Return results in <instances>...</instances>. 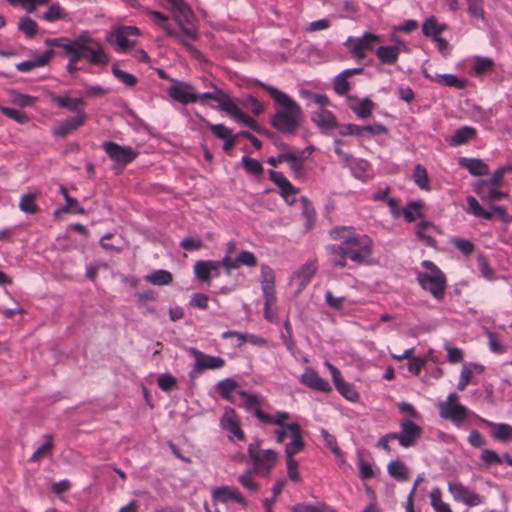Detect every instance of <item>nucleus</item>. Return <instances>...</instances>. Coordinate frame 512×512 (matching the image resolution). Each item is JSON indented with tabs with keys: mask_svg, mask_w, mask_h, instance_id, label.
<instances>
[{
	"mask_svg": "<svg viewBox=\"0 0 512 512\" xmlns=\"http://www.w3.org/2000/svg\"><path fill=\"white\" fill-rule=\"evenodd\" d=\"M422 270L417 272V281L423 290L428 291L435 299H443L446 288L444 273L429 260L421 263Z\"/></svg>",
	"mask_w": 512,
	"mask_h": 512,
	"instance_id": "obj_5",
	"label": "nucleus"
},
{
	"mask_svg": "<svg viewBox=\"0 0 512 512\" xmlns=\"http://www.w3.org/2000/svg\"><path fill=\"white\" fill-rule=\"evenodd\" d=\"M52 446L53 444L51 437L46 436L44 443L38 447V449L31 456V461L36 462L49 455L51 453Z\"/></svg>",
	"mask_w": 512,
	"mask_h": 512,
	"instance_id": "obj_63",
	"label": "nucleus"
},
{
	"mask_svg": "<svg viewBox=\"0 0 512 512\" xmlns=\"http://www.w3.org/2000/svg\"><path fill=\"white\" fill-rule=\"evenodd\" d=\"M475 136L476 130L473 127L462 126L447 141L451 146H460L474 139Z\"/></svg>",
	"mask_w": 512,
	"mask_h": 512,
	"instance_id": "obj_37",
	"label": "nucleus"
},
{
	"mask_svg": "<svg viewBox=\"0 0 512 512\" xmlns=\"http://www.w3.org/2000/svg\"><path fill=\"white\" fill-rule=\"evenodd\" d=\"M254 470L249 468L238 476V482L243 488L249 492H256L258 490V483L253 477Z\"/></svg>",
	"mask_w": 512,
	"mask_h": 512,
	"instance_id": "obj_51",
	"label": "nucleus"
},
{
	"mask_svg": "<svg viewBox=\"0 0 512 512\" xmlns=\"http://www.w3.org/2000/svg\"><path fill=\"white\" fill-rule=\"evenodd\" d=\"M36 193H26L22 195L19 208L21 211L27 214H35L38 211V207L35 204Z\"/></svg>",
	"mask_w": 512,
	"mask_h": 512,
	"instance_id": "obj_53",
	"label": "nucleus"
},
{
	"mask_svg": "<svg viewBox=\"0 0 512 512\" xmlns=\"http://www.w3.org/2000/svg\"><path fill=\"white\" fill-rule=\"evenodd\" d=\"M145 280L153 285L165 286L172 283L173 276L167 270L158 269L146 275Z\"/></svg>",
	"mask_w": 512,
	"mask_h": 512,
	"instance_id": "obj_43",
	"label": "nucleus"
},
{
	"mask_svg": "<svg viewBox=\"0 0 512 512\" xmlns=\"http://www.w3.org/2000/svg\"><path fill=\"white\" fill-rule=\"evenodd\" d=\"M226 113L233 117L237 122L242 123L253 130L257 129L256 121L242 112L233 101L226 110Z\"/></svg>",
	"mask_w": 512,
	"mask_h": 512,
	"instance_id": "obj_40",
	"label": "nucleus"
},
{
	"mask_svg": "<svg viewBox=\"0 0 512 512\" xmlns=\"http://www.w3.org/2000/svg\"><path fill=\"white\" fill-rule=\"evenodd\" d=\"M387 471L391 477L397 481L403 482L409 478V470L401 460H393L387 466Z\"/></svg>",
	"mask_w": 512,
	"mask_h": 512,
	"instance_id": "obj_41",
	"label": "nucleus"
},
{
	"mask_svg": "<svg viewBox=\"0 0 512 512\" xmlns=\"http://www.w3.org/2000/svg\"><path fill=\"white\" fill-rule=\"evenodd\" d=\"M86 119L87 115L80 113L79 115H75L72 118L60 121L52 128L51 132L55 137H65L83 126Z\"/></svg>",
	"mask_w": 512,
	"mask_h": 512,
	"instance_id": "obj_25",
	"label": "nucleus"
},
{
	"mask_svg": "<svg viewBox=\"0 0 512 512\" xmlns=\"http://www.w3.org/2000/svg\"><path fill=\"white\" fill-rule=\"evenodd\" d=\"M102 147L108 157L115 163V166L120 168L132 162L138 155L137 151L131 147L121 146L111 141L104 142Z\"/></svg>",
	"mask_w": 512,
	"mask_h": 512,
	"instance_id": "obj_11",
	"label": "nucleus"
},
{
	"mask_svg": "<svg viewBox=\"0 0 512 512\" xmlns=\"http://www.w3.org/2000/svg\"><path fill=\"white\" fill-rule=\"evenodd\" d=\"M476 419L490 428V436L499 442L512 441V426L507 423H496L476 416Z\"/></svg>",
	"mask_w": 512,
	"mask_h": 512,
	"instance_id": "obj_26",
	"label": "nucleus"
},
{
	"mask_svg": "<svg viewBox=\"0 0 512 512\" xmlns=\"http://www.w3.org/2000/svg\"><path fill=\"white\" fill-rule=\"evenodd\" d=\"M446 29L445 24H439L434 16L427 18L422 25V32L433 39Z\"/></svg>",
	"mask_w": 512,
	"mask_h": 512,
	"instance_id": "obj_46",
	"label": "nucleus"
},
{
	"mask_svg": "<svg viewBox=\"0 0 512 512\" xmlns=\"http://www.w3.org/2000/svg\"><path fill=\"white\" fill-rule=\"evenodd\" d=\"M66 17L67 13L65 9L58 2L52 3L43 14V19L47 22H55L65 19Z\"/></svg>",
	"mask_w": 512,
	"mask_h": 512,
	"instance_id": "obj_50",
	"label": "nucleus"
},
{
	"mask_svg": "<svg viewBox=\"0 0 512 512\" xmlns=\"http://www.w3.org/2000/svg\"><path fill=\"white\" fill-rule=\"evenodd\" d=\"M437 408L442 419L450 421L457 427H461L470 416L475 418L477 416L459 403V395L456 392L449 393L444 401L438 402Z\"/></svg>",
	"mask_w": 512,
	"mask_h": 512,
	"instance_id": "obj_6",
	"label": "nucleus"
},
{
	"mask_svg": "<svg viewBox=\"0 0 512 512\" xmlns=\"http://www.w3.org/2000/svg\"><path fill=\"white\" fill-rule=\"evenodd\" d=\"M223 267L227 274L232 270L239 269L241 266L255 267L257 266V257L250 251H241L235 257H223Z\"/></svg>",
	"mask_w": 512,
	"mask_h": 512,
	"instance_id": "obj_21",
	"label": "nucleus"
},
{
	"mask_svg": "<svg viewBox=\"0 0 512 512\" xmlns=\"http://www.w3.org/2000/svg\"><path fill=\"white\" fill-rule=\"evenodd\" d=\"M338 5L341 18L353 19L358 13L357 5L350 0H343Z\"/></svg>",
	"mask_w": 512,
	"mask_h": 512,
	"instance_id": "obj_56",
	"label": "nucleus"
},
{
	"mask_svg": "<svg viewBox=\"0 0 512 512\" xmlns=\"http://www.w3.org/2000/svg\"><path fill=\"white\" fill-rule=\"evenodd\" d=\"M220 427L228 433V438L230 440L237 439L242 441L245 438L244 432L240 428V418L236 411L229 406L224 408L223 414L220 418Z\"/></svg>",
	"mask_w": 512,
	"mask_h": 512,
	"instance_id": "obj_14",
	"label": "nucleus"
},
{
	"mask_svg": "<svg viewBox=\"0 0 512 512\" xmlns=\"http://www.w3.org/2000/svg\"><path fill=\"white\" fill-rule=\"evenodd\" d=\"M140 36V30L135 26H115L106 35V41L119 53L131 50Z\"/></svg>",
	"mask_w": 512,
	"mask_h": 512,
	"instance_id": "obj_9",
	"label": "nucleus"
},
{
	"mask_svg": "<svg viewBox=\"0 0 512 512\" xmlns=\"http://www.w3.org/2000/svg\"><path fill=\"white\" fill-rule=\"evenodd\" d=\"M212 499L215 502H220L223 504L232 501L240 504L243 507H246L248 505V502L244 498V496L236 488L230 486H222L216 488L212 492Z\"/></svg>",
	"mask_w": 512,
	"mask_h": 512,
	"instance_id": "obj_23",
	"label": "nucleus"
},
{
	"mask_svg": "<svg viewBox=\"0 0 512 512\" xmlns=\"http://www.w3.org/2000/svg\"><path fill=\"white\" fill-rule=\"evenodd\" d=\"M241 162L245 168V170L252 175H260L263 172V167L261 163L253 158L248 156H243Z\"/></svg>",
	"mask_w": 512,
	"mask_h": 512,
	"instance_id": "obj_60",
	"label": "nucleus"
},
{
	"mask_svg": "<svg viewBox=\"0 0 512 512\" xmlns=\"http://www.w3.org/2000/svg\"><path fill=\"white\" fill-rule=\"evenodd\" d=\"M67 56L72 60H86L93 65H106L109 62L102 44L87 34H81L73 39Z\"/></svg>",
	"mask_w": 512,
	"mask_h": 512,
	"instance_id": "obj_3",
	"label": "nucleus"
},
{
	"mask_svg": "<svg viewBox=\"0 0 512 512\" xmlns=\"http://www.w3.org/2000/svg\"><path fill=\"white\" fill-rule=\"evenodd\" d=\"M148 16L150 20L161 27L169 37L185 46L187 50L194 51L193 45L186 40L187 38L185 35H183V33H179L167 24L168 17L165 14L158 11H149Z\"/></svg>",
	"mask_w": 512,
	"mask_h": 512,
	"instance_id": "obj_17",
	"label": "nucleus"
},
{
	"mask_svg": "<svg viewBox=\"0 0 512 512\" xmlns=\"http://www.w3.org/2000/svg\"><path fill=\"white\" fill-rule=\"evenodd\" d=\"M167 93L173 100L183 105L198 101L195 88L187 82L172 79V85L167 89Z\"/></svg>",
	"mask_w": 512,
	"mask_h": 512,
	"instance_id": "obj_15",
	"label": "nucleus"
},
{
	"mask_svg": "<svg viewBox=\"0 0 512 512\" xmlns=\"http://www.w3.org/2000/svg\"><path fill=\"white\" fill-rule=\"evenodd\" d=\"M448 491L453 499L469 507L478 506L483 503V497L458 481L448 483Z\"/></svg>",
	"mask_w": 512,
	"mask_h": 512,
	"instance_id": "obj_13",
	"label": "nucleus"
},
{
	"mask_svg": "<svg viewBox=\"0 0 512 512\" xmlns=\"http://www.w3.org/2000/svg\"><path fill=\"white\" fill-rule=\"evenodd\" d=\"M293 160H288L290 171L293 177L297 180L303 181L307 177V169L303 163L302 153L298 154L292 152Z\"/></svg>",
	"mask_w": 512,
	"mask_h": 512,
	"instance_id": "obj_39",
	"label": "nucleus"
},
{
	"mask_svg": "<svg viewBox=\"0 0 512 512\" xmlns=\"http://www.w3.org/2000/svg\"><path fill=\"white\" fill-rule=\"evenodd\" d=\"M375 108V103L371 101L369 98L356 99L351 102L350 109L359 117V118H367L369 117Z\"/></svg>",
	"mask_w": 512,
	"mask_h": 512,
	"instance_id": "obj_38",
	"label": "nucleus"
},
{
	"mask_svg": "<svg viewBox=\"0 0 512 512\" xmlns=\"http://www.w3.org/2000/svg\"><path fill=\"white\" fill-rule=\"evenodd\" d=\"M0 111L7 117L15 120L17 123L25 124L29 121L27 114L19 110L0 105Z\"/></svg>",
	"mask_w": 512,
	"mask_h": 512,
	"instance_id": "obj_61",
	"label": "nucleus"
},
{
	"mask_svg": "<svg viewBox=\"0 0 512 512\" xmlns=\"http://www.w3.org/2000/svg\"><path fill=\"white\" fill-rule=\"evenodd\" d=\"M466 202H467V208H465L466 213H469V214L474 215L475 217L483 218V219H487V220L492 218V213L483 209L475 197L468 196L466 198Z\"/></svg>",
	"mask_w": 512,
	"mask_h": 512,
	"instance_id": "obj_45",
	"label": "nucleus"
},
{
	"mask_svg": "<svg viewBox=\"0 0 512 512\" xmlns=\"http://www.w3.org/2000/svg\"><path fill=\"white\" fill-rule=\"evenodd\" d=\"M261 444L262 441L260 439H255L248 445L247 452L253 463L251 469L256 474L267 476L275 466L278 454L272 449H261Z\"/></svg>",
	"mask_w": 512,
	"mask_h": 512,
	"instance_id": "obj_7",
	"label": "nucleus"
},
{
	"mask_svg": "<svg viewBox=\"0 0 512 512\" xmlns=\"http://www.w3.org/2000/svg\"><path fill=\"white\" fill-rule=\"evenodd\" d=\"M54 55L51 49L46 50L41 54H35L32 59L22 61L16 64V69L20 72H30L37 67L45 66Z\"/></svg>",
	"mask_w": 512,
	"mask_h": 512,
	"instance_id": "obj_27",
	"label": "nucleus"
},
{
	"mask_svg": "<svg viewBox=\"0 0 512 512\" xmlns=\"http://www.w3.org/2000/svg\"><path fill=\"white\" fill-rule=\"evenodd\" d=\"M166 7L173 14L174 20L181 29L183 35L190 40H195L198 31L193 24L194 14L185 0H165Z\"/></svg>",
	"mask_w": 512,
	"mask_h": 512,
	"instance_id": "obj_8",
	"label": "nucleus"
},
{
	"mask_svg": "<svg viewBox=\"0 0 512 512\" xmlns=\"http://www.w3.org/2000/svg\"><path fill=\"white\" fill-rule=\"evenodd\" d=\"M374 53L381 64L394 65L397 63L401 52L399 46L382 45L376 48Z\"/></svg>",
	"mask_w": 512,
	"mask_h": 512,
	"instance_id": "obj_31",
	"label": "nucleus"
},
{
	"mask_svg": "<svg viewBox=\"0 0 512 512\" xmlns=\"http://www.w3.org/2000/svg\"><path fill=\"white\" fill-rule=\"evenodd\" d=\"M458 164L468 170L472 176H485L489 173L488 165L479 158L460 157Z\"/></svg>",
	"mask_w": 512,
	"mask_h": 512,
	"instance_id": "obj_30",
	"label": "nucleus"
},
{
	"mask_svg": "<svg viewBox=\"0 0 512 512\" xmlns=\"http://www.w3.org/2000/svg\"><path fill=\"white\" fill-rule=\"evenodd\" d=\"M260 284L262 295H276L275 272L266 264L261 265L260 268Z\"/></svg>",
	"mask_w": 512,
	"mask_h": 512,
	"instance_id": "obj_32",
	"label": "nucleus"
},
{
	"mask_svg": "<svg viewBox=\"0 0 512 512\" xmlns=\"http://www.w3.org/2000/svg\"><path fill=\"white\" fill-rule=\"evenodd\" d=\"M318 269L317 261L315 259L308 260L305 262L291 277V284L297 286V293L302 290L310 283L313 276Z\"/></svg>",
	"mask_w": 512,
	"mask_h": 512,
	"instance_id": "obj_19",
	"label": "nucleus"
},
{
	"mask_svg": "<svg viewBox=\"0 0 512 512\" xmlns=\"http://www.w3.org/2000/svg\"><path fill=\"white\" fill-rule=\"evenodd\" d=\"M207 99H211L217 102L219 109L224 112H226L229 105L233 101L227 93L218 88H215L212 92L198 94V101L204 102Z\"/></svg>",
	"mask_w": 512,
	"mask_h": 512,
	"instance_id": "obj_33",
	"label": "nucleus"
},
{
	"mask_svg": "<svg viewBox=\"0 0 512 512\" xmlns=\"http://www.w3.org/2000/svg\"><path fill=\"white\" fill-rule=\"evenodd\" d=\"M10 101H11V103H13L14 105H17L19 107H30L36 103L37 98L34 96H31V95L22 94L18 91L13 90L10 92Z\"/></svg>",
	"mask_w": 512,
	"mask_h": 512,
	"instance_id": "obj_52",
	"label": "nucleus"
},
{
	"mask_svg": "<svg viewBox=\"0 0 512 512\" xmlns=\"http://www.w3.org/2000/svg\"><path fill=\"white\" fill-rule=\"evenodd\" d=\"M436 227L429 221H422L417 225L416 236L417 238L427 246H435L436 241L434 239V232Z\"/></svg>",
	"mask_w": 512,
	"mask_h": 512,
	"instance_id": "obj_35",
	"label": "nucleus"
},
{
	"mask_svg": "<svg viewBox=\"0 0 512 512\" xmlns=\"http://www.w3.org/2000/svg\"><path fill=\"white\" fill-rule=\"evenodd\" d=\"M299 381L310 389L329 393L332 390L331 385L327 380L320 377L319 374L311 367H306L303 374L300 376Z\"/></svg>",
	"mask_w": 512,
	"mask_h": 512,
	"instance_id": "obj_20",
	"label": "nucleus"
},
{
	"mask_svg": "<svg viewBox=\"0 0 512 512\" xmlns=\"http://www.w3.org/2000/svg\"><path fill=\"white\" fill-rule=\"evenodd\" d=\"M336 389L344 398L351 402H356L359 399V394L353 385L346 381L339 383Z\"/></svg>",
	"mask_w": 512,
	"mask_h": 512,
	"instance_id": "obj_57",
	"label": "nucleus"
},
{
	"mask_svg": "<svg viewBox=\"0 0 512 512\" xmlns=\"http://www.w3.org/2000/svg\"><path fill=\"white\" fill-rule=\"evenodd\" d=\"M237 387H238L237 382L235 380H233L232 378L223 379V380L219 381L215 386L219 395L223 399H225L229 402H232V403L237 402V400L233 396V393L234 392L236 393L238 391V390H236Z\"/></svg>",
	"mask_w": 512,
	"mask_h": 512,
	"instance_id": "obj_36",
	"label": "nucleus"
},
{
	"mask_svg": "<svg viewBox=\"0 0 512 512\" xmlns=\"http://www.w3.org/2000/svg\"><path fill=\"white\" fill-rule=\"evenodd\" d=\"M422 201H411L406 204L403 208L402 214L407 222H413L419 218H422V209H423Z\"/></svg>",
	"mask_w": 512,
	"mask_h": 512,
	"instance_id": "obj_44",
	"label": "nucleus"
},
{
	"mask_svg": "<svg viewBox=\"0 0 512 512\" xmlns=\"http://www.w3.org/2000/svg\"><path fill=\"white\" fill-rule=\"evenodd\" d=\"M236 395L241 400V406L248 412L253 413L262 424L283 426L284 421L290 419V414L285 411H275L273 414L262 411L260 406L265 399L260 393L238 390Z\"/></svg>",
	"mask_w": 512,
	"mask_h": 512,
	"instance_id": "obj_4",
	"label": "nucleus"
},
{
	"mask_svg": "<svg viewBox=\"0 0 512 512\" xmlns=\"http://www.w3.org/2000/svg\"><path fill=\"white\" fill-rule=\"evenodd\" d=\"M257 83L269 93L277 105L276 112L271 119L272 126L282 133H291L296 130L301 122L302 111L300 106L288 94L278 88L261 81Z\"/></svg>",
	"mask_w": 512,
	"mask_h": 512,
	"instance_id": "obj_2",
	"label": "nucleus"
},
{
	"mask_svg": "<svg viewBox=\"0 0 512 512\" xmlns=\"http://www.w3.org/2000/svg\"><path fill=\"white\" fill-rule=\"evenodd\" d=\"M400 432H396L399 445L404 448L414 446L422 436V428L409 418H402L399 423Z\"/></svg>",
	"mask_w": 512,
	"mask_h": 512,
	"instance_id": "obj_12",
	"label": "nucleus"
},
{
	"mask_svg": "<svg viewBox=\"0 0 512 512\" xmlns=\"http://www.w3.org/2000/svg\"><path fill=\"white\" fill-rule=\"evenodd\" d=\"M398 409L401 414L404 415L403 418H409L411 421H420L421 415L414 408V406L408 402H401L398 404Z\"/></svg>",
	"mask_w": 512,
	"mask_h": 512,
	"instance_id": "obj_59",
	"label": "nucleus"
},
{
	"mask_svg": "<svg viewBox=\"0 0 512 512\" xmlns=\"http://www.w3.org/2000/svg\"><path fill=\"white\" fill-rule=\"evenodd\" d=\"M312 121L321 129H331L336 126V118L326 109L317 108L312 112Z\"/></svg>",
	"mask_w": 512,
	"mask_h": 512,
	"instance_id": "obj_34",
	"label": "nucleus"
},
{
	"mask_svg": "<svg viewBox=\"0 0 512 512\" xmlns=\"http://www.w3.org/2000/svg\"><path fill=\"white\" fill-rule=\"evenodd\" d=\"M423 75L426 79L435 82L444 87H454L457 89H463L466 85V80L458 78L454 74H429L426 70L423 71Z\"/></svg>",
	"mask_w": 512,
	"mask_h": 512,
	"instance_id": "obj_29",
	"label": "nucleus"
},
{
	"mask_svg": "<svg viewBox=\"0 0 512 512\" xmlns=\"http://www.w3.org/2000/svg\"><path fill=\"white\" fill-rule=\"evenodd\" d=\"M321 436L326 447H328L331 450V452L343 462V454L340 448L338 447L335 436L331 435L326 429H321Z\"/></svg>",
	"mask_w": 512,
	"mask_h": 512,
	"instance_id": "obj_54",
	"label": "nucleus"
},
{
	"mask_svg": "<svg viewBox=\"0 0 512 512\" xmlns=\"http://www.w3.org/2000/svg\"><path fill=\"white\" fill-rule=\"evenodd\" d=\"M223 267V261L200 260L194 264L193 270L195 277L202 281L208 282L211 277L218 275V270Z\"/></svg>",
	"mask_w": 512,
	"mask_h": 512,
	"instance_id": "obj_24",
	"label": "nucleus"
},
{
	"mask_svg": "<svg viewBox=\"0 0 512 512\" xmlns=\"http://www.w3.org/2000/svg\"><path fill=\"white\" fill-rule=\"evenodd\" d=\"M381 42V36L370 31L364 32L360 37L349 36L344 46L356 59H363L368 51H374L375 45Z\"/></svg>",
	"mask_w": 512,
	"mask_h": 512,
	"instance_id": "obj_10",
	"label": "nucleus"
},
{
	"mask_svg": "<svg viewBox=\"0 0 512 512\" xmlns=\"http://www.w3.org/2000/svg\"><path fill=\"white\" fill-rule=\"evenodd\" d=\"M431 506L435 512H452L450 505L442 501V492L440 488L434 487L429 493Z\"/></svg>",
	"mask_w": 512,
	"mask_h": 512,
	"instance_id": "obj_47",
	"label": "nucleus"
},
{
	"mask_svg": "<svg viewBox=\"0 0 512 512\" xmlns=\"http://www.w3.org/2000/svg\"><path fill=\"white\" fill-rule=\"evenodd\" d=\"M413 181L415 184L424 191H430L431 186L429 184L428 174L425 167L418 164L414 167L412 174Z\"/></svg>",
	"mask_w": 512,
	"mask_h": 512,
	"instance_id": "obj_48",
	"label": "nucleus"
},
{
	"mask_svg": "<svg viewBox=\"0 0 512 512\" xmlns=\"http://www.w3.org/2000/svg\"><path fill=\"white\" fill-rule=\"evenodd\" d=\"M484 371V366L478 363H466L462 366L460 376L471 382L475 375H480Z\"/></svg>",
	"mask_w": 512,
	"mask_h": 512,
	"instance_id": "obj_55",
	"label": "nucleus"
},
{
	"mask_svg": "<svg viewBox=\"0 0 512 512\" xmlns=\"http://www.w3.org/2000/svg\"><path fill=\"white\" fill-rule=\"evenodd\" d=\"M269 179L279 188L280 195L287 204L295 203L298 189L281 172L270 170Z\"/></svg>",
	"mask_w": 512,
	"mask_h": 512,
	"instance_id": "obj_18",
	"label": "nucleus"
},
{
	"mask_svg": "<svg viewBox=\"0 0 512 512\" xmlns=\"http://www.w3.org/2000/svg\"><path fill=\"white\" fill-rule=\"evenodd\" d=\"M50 99L59 107L67 109L68 111L75 113V115H79L80 113L86 114L83 108L84 101L81 98H72L68 95L58 96L52 94Z\"/></svg>",
	"mask_w": 512,
	"mask_h": 512,
	"instance_id": "obj_28",
	"label": "nucleus"
},
{
	"mask_svg": "<svg viewBox=\"0 0 512 512\" xmlns=\"http://www.w3.org/2000/svg\"><path fill=\"white\" fill-rule=\"evenodd\" d=\"M190 351L195 357V363L190 372L191 377H194L195 375L199 374L203 370L220 369L225 364L224 359L221 357L207 355V354L197 350L196 348H191Z\"/></svg>",
	"mask_w": 512,
	"mask_h": 512,
	"instance_id": "obj_16",
	"label": "nucleus"
},
{
	"mask_svg": "<svg viewBox=\"0 0 512 512\" xmlns=\"http://www.w3.org/2000/svg\"><path fill=\"white\" fill-rule=\"evenodd\" d=\"M206 127L212 132V134L219 139H226L234 135L232 130L223 124H212L207 122Z\"/></svg>",
	"mask_w": 512,
	"mask_h": 512,
	"instance_id": "obj_62",
	"label": "nucleus"
},
{
	"mask_svg": "<svg viewBox=\"0 0 512 512\" xmlns=\"http://www.w3.org/2000/svg\"><path fill=\"white\" fill-rule=\"evenodd\" d=\"M18 29L22 31L27 37H33L36 34L37 24L29 18L23 17L18 24Z\"/></svg>",
	"mask_w": 512,
	"mask_h": 512,
	"instance_id": "obj_64",
	"label": "nucleus"
},
{
	"mask_svg": "<svg viewBox=\"0 0 512 512\" xmlns=\"http://www.w3.org/2000/svg\"><path fill=\"white\" fill-rule=\"evenodd\" d=\"M293 512H337L334 508L324 502L311 503H297L291 507Z\"/></svg>",
	"mask_w": 512,
	"mask_h": 512,
	"instance_id": "obj_42",
	"label": "nucleus"
},
{
	"mask_svg": "<svg viewBox=\"0 0 512 512\" xmlns=\"http://www.w3.org/2000/svg\"><path fill=\"white\" fill-rule=\"evenodd\" d=\"M263 296V313L264 318L269 322H275L277 320V314H276V301L277 297L276 295H262Z\"/></svg>",
	"mask_w": 512,
	"mask_h": 512,
	"instance_id": "obj_49",
	"label": "nucleus"
},
{
	"mask_svg": "<svg viewBox=\"0 0 512 512\" xmlns=\"http://www.w3.org/2000/svg\"><path fill=\"white\" fill-rule=\"evenodd\" d=\"M112 73L118 80L128 87H133L137 82V79L133 74L121 70L117 65L112 66Z\"/></svg>",
	"mask_w": 512,
	"mask_h": 512,
	"instance_id": "obj_58",
	"label": "nucleus"
},
{
	"mask_svg": "<svg viewBox=\"0 0 512 512\" xmlns=\"http://www.w3.org/2000/svg\"><path fill=\"white\" fill-rule=\"evenodd\" d=\"M331 239L339 242L327 246L331 265L335 268H345L349 258L356 264L369 262L373 252L372 239L357 232L352 226H336L329 231Z\"/></svg>",
	"mask_w": 512,
	"mask_h": 512,
	"instance_id": "obj_1",
	"label": "nucleus"
},
{
	"mask_svg": "<svg viewBox=\"0 0 512 512\" xmlns=\"http://www.w3.org/2000/svg\"><path fill=\"white\" fill-rule=\"evenodd\" d=\"M286 428L290 433L291 441L285 446V457L294 458V456L300 453L305 446L301 427L297 423H290L286 426Z\"/></svg>",
	"mask_w": 512,
	"mask_h": 512,
	"instance_id": "obj_22",
	"label": "nucleus"
}]
</instances>
